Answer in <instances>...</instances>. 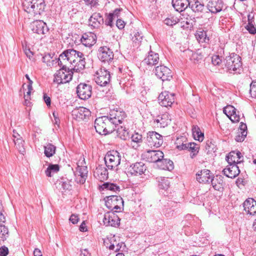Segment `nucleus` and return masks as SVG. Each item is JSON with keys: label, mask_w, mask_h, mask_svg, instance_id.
I'll list each match as a JSON object with an SVG mask.
<instances>
[{"label": "nucleus", "mask_w": 256, "mask_h": 256, "mask_svg": "<svg viewBox=\"0 0 256 256\" xmlns=\"http://www.w3.org/2000/svg\"><path fill=\"white\" fill-rule=\"evenodd\" d=\"M62 60L64 64L69 63L74 66L71 67L73 70L80 72L85 68L86 62L84 54L74 49H68L62 52L58 58Z\"/></svg>", "instance_id": "nucleus-1"}, {"label": "nucleus", "mask_w": 256, "mask_h": 256, "mask_svg": "<svg viewBox=\"0 0 256 256\" xmlns=\"http://www.w3.org/2000/svg\"><path fill=\"white\" fill-rule=\"evenodd\" d=\"M54 61H56V64H58L61 68L54 74V82L58 84L70 82L72 80L74 72L71 66L68 67L66 64H64L59 59L56 58Z\"/></svg>", "instance_id": "nucleus-2"}, {"label": "nucleus", "mask_w": 256, "mask_h": 256, "mask_svg": "<svg viewBox=\"0 0 256 256\" xmlns=\"http://www.w3.org/2000/svg\"><path fill=\"white\" fill-rule=\"evenodd\" d=\"M107 116L98 118L94 121V128L96 132L101 135H106L115 130L114 125Z\"/></svg>", "instance_id": "nucleus-3"}, {"label": "nucleus", "mask_w": 256, "mask_h": 256, "mask_svg": "<svg viewBox=\"0 0 256 256\" xmlns=\"http://www.w3.org/2000/svg\"><path fill=\"white\" fill-rule=\"evenodd\" d=\"M104 160L108 169L117 170L120 163L121 156L118 151H110L106 155Z\"/></svg>", "instance_id": "nucleus-4"}, {"label": "nucleus", "mask_w": 256, "mask_h": 256, "mask_svg": "<svg viewBox=\"0 0 256 256\" xmlns=\"http://www.w3.org/2000/svg\"><path fill=\"white\" fill-rule=\"evenodd\" d=\"M224 61L225 67L230 72L236 71L242 66L241 58L236 54L226 56Z\"/></svg>", "instance_id": "nucleus-5"}, {"label": "nucleus", "mask_w": 256, "mask_h": 256, "mask_svg": "<svg viewBox=\"0 0 256 256\" xmlns=\"http://www.w3.org/2000/svg\"><path fill=\"white\" fill-rule=\"evenodd\" d=\"M107 116L116 128L119 124L122 122L126 118V114L122 109L116 108L110 110Z\"/></svg>", "instance_id": "nucleus-6"}, {"label": "nucleus", "mask_w": 256, "mask_h": 256, "mask_svg": "<svg viewBox=\"0 0 256 256\" xmlns=\"http://www.w3.org/2000/svg\"><path fill=\"white\" fill-rule=\"evenodd\" d=\"M124 205V200L122 197L114 195L107 196L106 206L110 210H114V212L121 211L120 206Z\"/></svg>", "instance_id": "nucleus-7"}, {"label": "nucleus", "mask_w": 256, "mask_h": 256, "mask_svg": "<svg viewBox=\"0 0 256 256\" xmlns=\"http://www.w3.org/2000/svg\"><path fill=\"white\" fill-rule=\"evenodd\" d=\"M182 139L185 140L186 138L182 137L180 138H177L176 144L178 145L176 148L180 150H186L189 151H191L192 153L190 154V157L193 158L198 152L199 147L198 145L194 142H188L185 144L182 142L181 144L180 142L181 141H182Z\"/></svg>", "instance_id": "nucleus-8"}, {"label": "nucleus", "mask_w": 256, "mask_h": 256, "mask_svg": "<svg viewBox=\"0 0 256 256\" xmlns=\"http://www.w3.org/2000/svg\"><path fill=\"white\" fill-rule=\"evenodd\" d=\"M163 143V138L156 132H149L147 133L146 144L150 147L156 148L160 146Z\"/></svg>", "instance_id": "nucleus-9"}, {"label": "nucleus", "mask_w": 256, "mask_h": 256, "mask_svg": "<svg viewBox=\"0 0 256 256\" xmlns=\"http://www.w3.org/2000/svg\"><path fill=\"white\" fill-rule=\"evenodd\" d=\"M154 72L156 76L163 82L170 81L172 78L171 70L163 64L156 66Z\"/></svg>", "instance_id": "nucleus-10"}, {"label": "nucleus", "mask_w": 256, "mask_h": 256, "mask_svg": "<svg viewBox=\"0 0 256 256\" xmlns=\"http://www.w3.org/2000/svg\"><path fill=\"white\" fill-rule=\"evenodd\" d=\"M97 76L95 78L96 82L101 86H105L110 84V75L106 69L100 68L96 72Z\"/></svg>", "instance_id": "nucleus-11"}, {"label": "nucleus", "mask_w": 256, "mask_h": 256, "mask_svg": "<svg viewBox=\"0 0 256 256\" xmlns=\"http://www.w3.org/2000/svg\"><path fill=\"white\" fill-rule=\"evenodd\" d=\"M114 212L106 213L103 218V222L106 226L114 227L118 226L120 224V219Z\"/></svg>", "instance_id": "nucleus-12"}, {"label": "nucleus", "mask_w": 256, "mask_h": 256, "mask_svg": "<svg viewBox=\"0 0 256 256\" xmlns=\"http://www.w3.org/2000/svg\"><path fill=\"white\" fill-rule=\"evenodd\" d=\"M92 86L84 83H80L76 87V94L82 100L88 99L92 96Z\"/></svg>", "instance_id": "nucleus-13"}, {"label": "nucleus", "mask_w": 256, "mask_h": 256, "mask_svg": "<svg viewBox=\"0 0 256 256\" xmlns=\"http://www.w3.org/2000/svg\"><path fill=\"white\" fill-rule=\"evenodd\" d=\"M112 50L106 46H101L98 50V56L99 60L103 62H110L114 58Z\"/></svg>", "instance_id": "nucleus-14"}, {"label": "nucleus", "mask_w": 256, "mask_h": 256, "mask_svg": "<svg viewBox=\"0 0 256 256\" xmlns=\"http://www.w3.org/2000/svg\"><path fill=\"white\" fill-rule=\"evenodd\" d=\"M146 166L142 162H136L130 164L127 168L128 176L141 175L145 172Z\"/></svg>", "instance_id": "nucleus-15"}, {"label": "nucleus", "mask_w": 256, "mask_h": 256, "mask_svg": "<svg viewBox=\"0 0 256 256\" xmlns=\"http://www.w3.org/2000/svg\"><path fill=\"white\" fill-rule=\"evenodd\" d=\"M158 100L162 106H170L174 102V94L168 91L162 92L159 95Z\"/></svg>", "instance_id": "nucleus-16"}, {"label": "nucleus", "mask_w": 256, "mask_h": 256, "mask_svg": "<svg viewBox=\"0 0 256 256\" xmlns=\"http://www.w3.org/2000/svg\"><path fill=\"white\" fill-rule=\"evenodd\" d=\"M30 27L32 31L34 33L38 34H44L47 33L49 30L46 23L41 20L34 21L31 23Z\"/></svg>", "instance_id": "nucleus-17"}, {"label": "nucleus", "mask_w": 256, "mask_h": 256, "mask_svg": "<svg viewBox=\"0 0 256 256\" xmlns=\"http://www.w3.org/2000/svg\"><path fill=\"white\" fill-rule=\"evenodd\" d=\"M72 115L75 119L78 120H88L91 116V112L84 107L80 106L72 111Z\"/></svg>", "instance_id": "nucleus-18"}, {"label": "nucleus", "mask_w": 256, "mask_h": 256, "mask_svg": "<svg viewBox=\"0 0 256 256\" xmlns=\"http://www.w3.org/2000/svg\"><path fill=\"white\" fill-rule=\"evenodd\" d=\"M89 25L94 28H98L104 23V18L98 12H94L88 19Z\"/></svg>", "instance_id": "nucleus-19"}, {"label": "nucleus", "mask_w": 256, "mask_h": 256, "mask_svg": "<svg viewBox=\"0 0 256 256\" xmlns=\"http://www.w3.org/2000/svg\"><path fill=\"white\" fill-rule=\"evenodd\" d=\"M164 153L161 150H148L145 154V156L148 162L158 163L160 159L163 158Z\"/></svg>", "instance_id": "nucleus-20"}, {"label": "nucleus", "mask_w": 256, "mask_h": 256, "mask_svg": "<svg viewBox=\"0 0 256 256\" xmlns=\"http://www.w3.org/2000/svg\"><path fill=\"white\" fill-rule=\"evenodd\" d=\"M224 175L229 178H234L240 173L238 166L236 164H228L222 170Z\"/></svg>", "instance_id": "nucleus-21"}, {"label": "nucleus", "mask_w": 256, "mask_h": 256, "mask_svg": "<svg viewBox=\"0 0 256 256\" xmlns=\"http://www.w3.org/2000/svg\"><path fill=\"white\" fill-rule=\"evenodd\" d=\"M243 207L246 214L254 215L256 214V201L252 198L246 199L243 203Z\"/></svg>", "instance_id": "nucleus-22"}, {"label": "nucleus", "mask_w": 256, "mask_h": 256, "mask_svg": "<svg viewBox=\"0 0 256 256\" xmlns=\"http://www.w3.org/2000/svg\"><path fill=\"white\" fill-rule=\"evenodd\" d=\"M122 10L121 8H116L112 12L106 14V19L104 21L105 24L112 28L114 26V20L120 16V14Z\"/></svg>", "instance_id": "nucleus-23"}, {"label": "nucleus", "mask_w": 256, "mask_h": 256, "mask_svg": "<svg viewBox=\"0 0 256 256\" xmlns=\"http://www.w3.org/2000/svg\"><path fill=\"white\" fill-rule=\"evenodd\" d=\"M206 6L212 13L216 14L222 10L224 2L222 0H210Z\"/></svg>", "instance_id": "nucleus-24"}, {"label": "nucleus", "mask_w": 256, "mask_h": 256, "mask_svg": "<svg viewBox=\"0 0 256 256\" xmlns=\"http://www.w3.org/2000/svg\"><path fill=\"white\" fill-rule=\"evenodd\" d=\"M212 176V174L210 170L204 169L196 174V179L200 183H209Z\"/></svg>", "instance_id": "nucleus-25"}, {"label": "nucleus", "mask_w": 256, "mask_h": 256, "mask_svg": "<svg viewBox=\"0 0 256 256\" xmlns=\"http://www.w3.org/2000/svg\"><path fill=\"white\" fill-rule=\"evenodd\" d=\"M192 2L191 0H172V6L178 12L184 11Z\"/></svg>", "instance_id": "nucleus-26"}, {"label": "nucleus", "mask_w": 256, "mask_h": 256, "mask_svg": "<svg viewBox=\"0 0 256 256\" xmlns=\"http://www.w3.org/2000/svg\"><path fill=\"white\" fill-rule=\"evenodd\" d=\"M160 60L159 55L158 53L152 50L148 52V56L142 61L143 63L148 66H156Z\"/></svg>", "instance_id": "nucleus-27"}, {"label": "nucleus", "mask_w": 256, "mask_h": 256, "mask_svg": "<svg viewBox=\"0 0 256 256\" xmlns=\"http://www.w3.org/2000/svg\"><path fill=\"white\" fill-rule=\"evenodd\" d=\"M94 176L102 182L106 180L108 178V170L102 165H99L94 172Z\"/></svg>", "instance_id": "nucleus-28"}, {"label": "nucleus", "mask_w": 256, "mask_h": 256, "mask_svg": "<svg viewBox=\"0 0 256 256\" xmlns=\"http://www.w3.org/2000/svg\"><path fill=\"white\" fill-rule=\"evenodd\" d=\"M33 9L32 13L34 16L40 15L44 11L46 4L44 0H34Z\"/></svg>", "instance_id": "nucleus-29"}, {"label": "nucleus", "mask_w": 256, "mask_h": 256, "mask_svg": "<svg viewBox=\"0 0 256 256\" xmlns=\"http://www.w3.org/2000/svg\"><path fill=\"white\" fill-rule=\"evenodd\" d=\"M82 44L87 47H91L96 42V36L90 33L89 34H84L80 39Z\"/></svg>", "instance_id": "nucleus-30"}, {"label": "nucleus", "mask_w": 256, "mask_h": 256, "mask_svg": "<svg viewBox=\"0 0 256 256\" xmlns=\"http://www.w3.org/2000/svg\"><path fill=\"white\" fill-rule=\"evenodd\" d=\"M77 172L78 176H80L78 180L77 178V182L80 184H84L88 176V168L86 166H79L77 168Z\"/></svg>", "instance_id": "nucleus-31"}, {"label": "nucleus", "mask_w": 256, "mask_h": 256, "mask_svg": "<svg viewBox=\"0 0 256 256\" xmlns=\"http://www.w3.org/2000/svg\"><path fill=\"white\" fill-rule=\"evenodd\" d=\"M120 240L119 237L116 239V236H114L110 240V244L108 246L109 249L116 252L119 251L124 244L122 242H120Z\"/></svg>", "instance_id": "nucleus-32"}, {"label": "nucleus", "mask_w": 256, "mask_h": 256, "mask_svg": "<svg viewBox=\"0 0 256 256\" xmlns=\"http://www.w3.org/2000/svg\"><path fill=\"white\" fill-rule=\"evenodd\" d=\"M170 120L168 114H163L161 116H158L154 122H156L158 126L165 128L168 126Z\"/></svg>", "instance_id": "nucleus-33"}, {"label": "nucleus", "mask_w": 256, "mask_h": 256, "mask_svg": "<svg viewBox=\"0 0 256 256\" xmlns=\"http://www.w3.org/2000/svg\"><path fill=\"white\" fill-rule=\"evenodd\" d=\"M115 130L116 131L117 136L122 140H126L129 138L128 132L126 127L122 126H118L115 128Z\"/></svg>", "instance_id": "nucleus-34"}, {"label": "nucleus", "mask_w": 256, "mask_h": 256, "mask_svg": "<svg viewBox=\"0 0 256 256\" xmlns=\"http://www.w3.org/2000/svg\"><path fill=\"white\" fill-rule=\"evenodd\" d=\"M56 151V146L54 144L48 143L44 146V154L48 157L50 158L53 156Z\"/></svg>", "instance_id": "nucleus-35"}, {"label": "nucleus", "mask_w": 256, "mask_h": 256, "mask_svg": "<svg viewBox=\"0 0 256 256\" xmlns=\"http://www.w3.org/2000/svg\"><path fill=\"white\" fill-rule=\"evenodd\" d=\"M192 133L194 138L198 141H202L204 138V134L202 132L200 128L198 126H193Z\"/></svg>", "instance_id": "nucleus-36"}, {"label": "nucleus", "mask_w": 256, "mask_h": 256, "mask_svg": "<svg viewBox=\"0 0 256 256\" xmlns=\"http://www.w3.org/2000/svg\"><path fill=\"white\" fill-rule=\"evenodd\" d=\"M100 188L102 190H110L111 191H113V192H115L120 191V188L118 186H117L115 184L110 183V182H108L104 183L100 186Z\"/></svg>", "instance_id": "nucleus-37"}, {"label": "nucleus", "mask_w": 256, "mask_h": 256, "mask_svg": "<svg viewBox=\"0 0 256 256\" xmlns=\"http://www.w3.org/2000/svg\"><path fill=\"white\" fill-rule=\"evenodd\" d=\"M195 36L199 42H208L209 41V38L207 36L206 32L204 30L197 31Z\"/></svg>", "instance_id": "nucleus-38"}, {"label": "nucleus", "mask_w": 256, "mask_h": 256, "mask_svg": "<svg viewBox=\"0 0 256 256\" xmlns=\"http://www.w3.org/2000/svg\"><path fill=\"white\" fill-rule=\"evenodd\" d=\"M189 7L192 10L195 12H202L204 8V4L198 0L195 1L194 4L192 2L190 4V6H189Z\"/></svg>", "instance_id": "nucleus-39"}, {"label": "nucleus", "mask_w": 256, "mask_h": 256, "mask_svg": "<svg viewBox=\"0 0 256 256\" xmlns=\"http://www.w3.org/2000/svg\"><path fill=\"white\" fill-rule=\"evenodd\" d=\"M60 170V166L57 164H50L45 171L46 176L48 177L52 176V174L56 173Z\"/></svg>", "instance_id": "nucleus-40"}, {"label": "nucleus", "mask_w": 256, "mask_h": 256, "mask_svg": "<svg viewBox=\"0 0 256 256\" xmlns=\"http://www.w3.org/2000/svg\"><path fill=\"white\" fill-rule=\"evenodd\" d=\"M16 148L18 150L19 152L24 154L25 152V148H24V141L22 140V138H18V139H14Z\"/></svg>", "instance_id": "nucleus-41"}, {"label": "nucleus", "mask_w": 256, "mask_h": 256, "mask_svg": "<svg viewBox=\"0 0 256 256\" xmlns=\"http://www.w3.org/2000/svg\"><path fill=\"white\" fill-rule=\"evenodd\" d=\"M34 0H24L22 2L24 10L28 13L31 14H32L34 12Z\"/></svg>", "instance_id": "nucleus-42"}, {"label": "nucleus", "mask_w": 256, "mask_h": 256, "mask_svg": "<svg viewBox=\"0 0 256 256\" xmlns=\"http://www.w3.org/2000/svg\"><path fill=\"white\" fill-rule=\"evenodd\" d=\"M158 186L160 189L167 190L170 184V182L167 178L161 177L158 178Z\"/></svg>", "instance_id": "nucleus-43"}, {"label": "nucleus", "mask_w": 256, "mask_h": 256, "mask_svg": "<svg viewBox=\"0 0 256 256\" xmlns=\"http://www.w3.org/2000/svg\"><path fill=\"white\" fill-rule=\"evenodd\" d=\"M54 54L48 53L46 54L42 58V60L44 62L46 63L47 66H54V64H56V61L54 60H54H52V57Z\"/></svg>", "instance_id": "nucleus-44"}, {"label": "nucleus", "mask_w": 256, "mask_h": 256, "mask_svg": "<svg viewBox=\"0 0 256 256\" xmlns=\"http://www.w3.org/2000/svg\"><path fill=\"white\" fill-rule=\"evenodd\" d=\"M210 182L215 190L220 191L222 188V180H218V178H215L212 176Z\"/></svg>", "instance_id": "nucleus-45"}, {"label": "nucleus", "mask_w": 256, "mask_h": 256, "mask_svg": "<svg viewBox=\"0 0 256 256\" xmlns=\"http://www.w3.org/2000/svg\"><path fill=\"white\" fill-rule=\"evenodd\" d=\"M9 236L8 230L4 225H0V242H4Z\"/></svg>", "instance_id": "nucleus-46"}, {"label": "nucleus", "mask_w": 256, "mask_h": 256, "mask_svg": "<svg viewBox=\"0 0 256 256\" xmlns=\"http://www.w3.org/2000/svg\"><path fill=\"white\" fill-rule=\"evenodd\" d=\"M204 56L202 54V52L198 50L195 52H192L190 57L191 60H194V62H198L202 60Z\"/></svg>", "instance_id": "nucleus-47"}, {"label": "nucleus", "mask_w": 256, "mask_h": 256, "mask_svg": "<svg viewBox=\"0 0 256 256\" xmlns=\"http://www.w3.org/2000/svg\"><path fill=\"white\" fill-rule=\"evenodd\" d=\"M142 34L138 32H135L132 36V40L135 44L136 46L139 45L142 39Z\"/></svg>", "instance_id": "nucleus-48"}, {"label": "nucleus", "mask_w": 256, "mask_h": 256, "mask_svg": "<svg viewBox=\"0 0 256 256\" xmlns=\"http://www.w3.org/2000/svg\"><path fill=\"white\" fill-rule=\"evenodd\" d=\"M236 109L232 106H227L224 108L223 110L224 112L228 117H230L232 114H234V113L236 112Z\"/></svg>", "instance_id": "nucleus-49"}, {"label": "nucleus", "mask_w": 256, "mask_h": 256, "mask_svg": "<svg viewBox=\"0 0 256 256\" xmlns=\"http://www.w3.org/2000/svg\"><path fill=\"white\" fill-rule=\"evenodd\" d=\"M234 154H235L234 151H232L230 152L226 156V160H227L228 164H238L235 158V156Z\"/></svg>", "instance_id": "nucleus-50"}, {"label": "nucleus", "mask_w": 256, "mask_h": 256, "mask_svg": "<svg viewBox=\"0 0 256 256\" xmlns=\"http://www.w3.org/2000/svg\"><path fill=\"white\" fill-rule=\"evenodd\" d=\"M162 162H164L166 163V165H165L166 166H162V170H172L174 169V166L172 160H170V159L166 158L163 160Z\"/></svg>", "instance_id": "nucleus-51"}, {"label": "nucleus", "mask_w": 256, "mask_h": 256, "mask_svg": "<svg viewBox=\"0 0 256 256\" xmlns=\"http://www.w3.org/2000/svg\"><path fill=\"white\" fill-rule=\"evenodd\" d=\"M246 29L249 32L250 34H256V28L254 26V25L252 24V22L250 20V18H248V22L245 26Z\"/></svg>", "instance_id": "nucleus-52"}, {"label": "nucleus", "mask_w": 256, "mask_h": 256, "mask_svg": "<svg viewBox=\"0 0 256 256\" xmlns=\"http://www.w3.org/2000/svg\"><path fill=\"white\" fill-rule=\"evenodd\" d=\"M60 184L61 185L62 188L64 190H70L72 188V184H70V182L68 180H62L60 181Z\"/></svg>", "instance_id": "nucleus-53"}, {"label": "nucleus", "mask_w": 256, "mask_h": 256, "mask_svg": "<svg viewBox=\"0 0 256 256\" xmlns=\"http://www.w3.org/2000/svg\"><path fill=\"white\" fill-rule=\"evenodd\" d=\"M132 141L137 144L141 143L142 141V136L136 132L133 134L131 136Z\"/></svg>", "instance_id": "nucleus-54"}, {"label": "nucleus", "mask_w": 256, "mask_h": 256, "mask_svg": "<svg viewBox=\"0 0 256 256\" xmlns=\"http://www.w3.org/2000/svg\"><path fill=\"white\" fill-rule=\"evenodd\" d=\"M247 134V132H238L237 133V135L236 136L235 140L238 142H243L246 137Z\"/></svg>", "instance_id": "nucleus-55"}, {"label": "nucleus", "mask_w": 256, "mask_h": 256, "mask_svg": "<svg viewBox=\"0 0 256 256\" xmlns=\"http://www.w3.org/2000/svg\"><path fill=\"white\" fill-rule=\"evenodd\" d=\"M250 94L252 98H256V81H253L250 84Z\"/></svg>", "instance_id": "nucleus-56"}, {"label": "nucleus", "mask_w": 256, "mask_h": 256, "mask_svg": "<svg viewBox=\"0 0 256 256\" xmlns=\"http://www.w3.org/2000/svg\"><path fill=\"white\" fill-rule=\"evenodd\" d=\"M212 62L214 66H219L222 63V60L218 55H214L212 57Z\"/></svg>", "instance_id": "nucleus-57"}, {"label": "nucleus", "mask_w": 256, "mask_h": 256, "mask_svg": "<svg viewBox=\"0 0 256 256\" xmlns=\"http://www.w3.org/2000/svg\"><path fill=\"white\" fill-rule=\"evenodd\" d=\"M238 113L239 112L236 110V112L234 113V114H232L230 116V118L233 122H238L240 121V116Z\"/></svg>", "instance_id": "nucleus-58"}, {"label": "nucleus", "mask_w": 256, "mask_h": 256, "mask_svg": "<svg viewBox=\"0 0 256 256\" xmlns=\"http://www.w3.org/2000/svg\"><path fill=\"white\" fill-rule=\"evenodd\" d=\"M116 26L120 30H122L124 28V26L126 25L125 22L119 18H116Z\"/></svg>", "instance_id": "nucleus-59"}, {"label": "nucleus", "mask_w": 256, "mask_h": 256, "mask_svg": "<svg viewBox=\"0 0 256 256\" xmlns=\"http://www.w3.org/2000/svg\"><path fill=\"white\" fill-rule=\"evenodd\" d=\"M8 253V248L5 246L0 248V256H6Z\"/></svg>", "instance_id": "nucleus-60"}, {"label": "nucleus", "mask_w": 256, "mask_h": 256, "mask_svg": "<svg viewBox=\"0 0 256 256\" xmlns=\"http://www.w3.org/2000/svg\"><path fill=\"white\" fill-rule=\"evenodd\" d=\"M78 220V216L74 214H72L69 219L70 221L73 224H77Z\"/></svg>", "instance_id": "nucleus-61"}, {"label": "nucleus", "mask_w": 256, "mask_h": 256, "mask_svg": "<svg viewBox=\"0 0 256 256\" xmlns=\"http://www.w3.org/2000/svg\"><path fill=\"white\" fill-rule=\"evenodd\" d=\"M234 153H235V154H234V155L235 156V158L236 160L237 163L238 164L240 163L242 160H240V159L242 157L241 152L240 151L237 150V151H234Z\"/></svg>", "instance_id": "nucleus-62"}, {"label": "nucleus", "mask_w": 256, "mask_h": 256, "mask_svg": "<svg viewBox=\"0 0 256 256\" xmlns=\"http://www.w3.org/2000/svg\"><path fill=\"white\" fill-rule=\"evenodd\" d=\"M43 98L47 106H50L51 104V100L50 97L48 96L46 94H44Z\"/></svg>", "instance_id": "nucleus-63"}, {"label": "nucleus", "mask_w": 256, "mask_h": 256, "mask_svg": "<svg viewBox=\"0 0 256 256\" xmlns=\"http://www.w3.org/2000/svg\"><path fill=\"white\" fill-rule=\"evenodd\" d=\"M80 256H90V254L86 248L80 250Z\"/></svg>", "instance_id": "nucleus-64"}]
</instances>
